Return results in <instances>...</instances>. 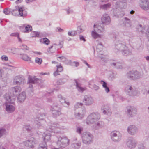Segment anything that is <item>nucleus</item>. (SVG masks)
Masks as SVG:
<instances>
[{
    "label": "nucleus",
    "mask_w": 149,
    "mask_h": 149,
    "mask_svg": "<svg viewBox=\"0 0 149 149\" xmlns=\"http://www.w3.org/2000/svg\"><path fill=\"white\" fill-rule=\"evenodd\" d=\"M101 20L103 24H109L111 22V20L108 15L104 14L102 17Z\"/></svg>",
    "instance_id": "18"
},
{
    "label": "nucleus",
    "mask_w": 149,
    "mask_h": 149,
    "mask_svg": "<svg viewBox=\"0 0 149 149\" xmlns=\"http://www.w3.org/2000/svg\"><path fill=\"white\" fill-rule=\"evenodd\" d=\"M58 58L63 61H65L66 60V58L63 56H59Z\"/></svg>",
    "instance_id": "60"
},
{
    "label": "nucleus",
    "mask_w": 149,
    "mask_h": 149,
    "mask_svg": "<svg viewBox=\"0 0 149 149\" xmlns=\"http://www.w3.org/2000/svg\"><path fill=\"white\" fill-rule=\"evenodd\" d=\"M98 57L102 59L105 58L106 57L105 55H104L103 54L100 53L98 54Z\"/></svg>",
    "instance_id": "51"
},
{
    "label": "nucleus",
    "mask_w": 149,
    "mask_h": 149,
    "mask_svg": "<svg viewBox=\"0 0 149 149\" xmlns=\"http://www.w3.org/2000/svg\"><path fill=\"white\" fill-rule=\"evenodd\" d=\"M24 79L20 76H16L14 79L13 83L14 84L20 85L23 83Z\"/></svg>",
    "instance_id": "20"
},
{
    "label": "nucleus",
    "mask_w": 149,
    "mask_h": 149,
    "mask_svg": "<svg viewBox=\"0 0 149 149\" xmlns=\"http://www.w3.org/2000/svg\"><path fill=\"white\" fill-rule=\"evenodd\" d=\"M127 78L131 80H135L142 77L141 73L136 70L130 71L127 73Z\"/></svg>",
    "instance_id": "6"
},
{
    "label": "nucleus",
    "mask_w": 149,
    "mask_h": 149,
    "mask_svg": "<svg viewBox=\"0 0 149 149\" xmlns=\"http://www.w3.org/2000/svg\"><path fill=\"white\" fill-rule=\"evenodd\" d=\"M75 115L76 118L78 119H81L84 117L83 113L80 111L77 113H75Z\"/></svg>",
    "instance_id": "36"
},
{
    "label": "nucleus",
    "mask_w": 149,
    "mask_h": 149,
    "mask_svg": "<svg viewBox=\"0 0 149 149\" xmlns=\"http://www.w3.org/2000/svg\"><path fill=\"white\" fill-rule=\"evenodd\" d=\"M84 31V30L81 28V26H80L77 27V29L76 31L77 33L80 34Z\"/></svg>",
    "instance_id": "44"
},
{
    "label": "nucleus",
    "mask_w": 149,
    "mask_h": 149,
    "mask_svg": "<svg viewBox=\"0 0 149 149\" xmlns=\"http://www.w3.org/2000/svg\"><path fill=\"white\" fill-rule=\"evenodd\" d=\"M42 62V59L40 58H39L38 57H36L35 59V62L36 63L40 65Z\"/></svg>",
    "instance_id": "45"
},
{
    "label": "nucleus",
    "mask_w": 149,
    "mask_h": 149,
    "mask_svg": "<svg viewBox=\"0 0 149 149\" xmlns=\"http://www.w3.org/2000/svg\"><path fill=\"white\" fill-rule=\"evenodd\" d=\"M126 112L129 117H132L136 114L137 110L135 107L131 106H128L126 108Z\"/></svg>",
    "instance_id": "9"
},
{
    "label": "nucleus",
    "mask_w": 149,
    "mask_h": 149,
    "mask_svg": "<svg viewBox=\"0 0 149 149\" xmlns=\"http://www.w3.org/2000/svg\"><path fill=\"white\" fill-rule=\"evenodd\" d=\"M125 91L127 95L131 96H137L139 94L137 88L132 85H127L125 87Z\"/></svg>",
    "instance_id": "2"
},
{
    "label": "nucleus",
    "mask_w": 149,
    "mask_h": 149,
    "mask_svg": "<svg viewBox=\"0 0 149 149\" xmlns=\"http://www.w3.org/2000/svg\"><path fill=\"white\" fill-rule=\"evenodd\" d=\"M34 141V139L31 138L29 139L24 142V144L26 147L33 148H34V145L35 144Z\"/></svg>",
    "instance_id": "17"
},
{
    "label": "nucleus",
    "mask_w": 149,
    "mask_h": 149,
    "mask_svg": "<svg viewBox=\"0 0 149 149\" xmlns=\"http://www.w3.org/2000/svg\"><path fill=\"white\" fill-rule=\"evenodd\" d=\"M57 66V70H56L58 72H61L63 70V69L62 66L60 65H59L58 66Z\"/></svg>",
    "instance_id": "52"
},
{
    "label": "nucleus",
    "mask_w": 149,
    "mask_h": 149,
    "mask_svg": "<svg viewBox=\"0 0 149 149\" xmlns=\"http://www.w3.org/2000/svg\"><path fill=\"white\" fill-rule=\"evenodd\" d=\"M116 3L118 5V7L121 8H125L126 6V0H122L119 2H117Z\"/></svg>",
    "instance_id": "26"
},
{
    "label": "nucleus",
    "mask_w": 149,
    "mask_h": 149,
    "mask_svg": "<svg viewBox=\"0 0 149 149\" xmlns=\"http://www.w3.org/2000/svg\"><path fill=\"white\" fill-rule=\"evenodd\" d=\"M26 29L25 32H29L31 31L32 30V27L31 26L29 25H27V26L25 27Z\"/></svg>",
    "instance_id": "43"
},
{
    "label": "nucleus",
    "mask_w": 149,
    "mask_h": 149,
    "mask_svg": "<svg viewBox=\"0 0 149 149\" xmlns=\"http://www.w3.org/2000/svg\"><path fill=\"white\" fill-rule=\"evenodd\" d=\"M83 105V104L82 103H77L76 105H75V108H78V111H82V109L80 108L79 107V106H81Z\"/></svg>",
    "instance_id": "46"
},
{
    "label": "nucleus",
    "mask_w": 149,
    "mask_h": 149,
    "mask_svg": "<svg viewBox=\"0 0 149 149\" xmlns=\"http://www.w3.org/2000/svg\"><path fill=\"white\" fill-rule=\"evenodd\" d=\"M148 2L147 0H141L140 4V7L145 10H148L149 9Z\"/></svg>",
    "instance_id": "19"
},
{
    "label": "nucleus",
    "mask_w": 149,
    "mask_h": 149,
    "mask_svg": "<svg viewBox=\"0 0 149 149\" xmlns=\"http://www.w3.org/2000/svg\"><path fill=\"white\" fill-rule=\"evenodd\" d=\"M94 125L95 128L96 130H98L99 129L103 127L104 126V123L103 121H98L96 123V124H95Z\"/></svg>",
    "instance_id": "27"
},
{
    "label": "nucleus",
    "mask_w": 149,
    "mask_h": 149,
    "mask_svg": "<svg viewBox=\"0 0 149 149\" xmlns=\"http://www.w3.org/2000/svg\"><path fill=\"white\" fill-rule=\"evenodd\" d=\"M111 136L113 141L118 142L121 140L122 135L119 132L113 131L111 133Z\"/></svg>",
    "instance_id": "10"
},
{
    "label": "nucleus",
    "mask_w": 149,
    "mask_h": 149,
    "mask_svg": "<svg viewBox=\"0 0 149 149\" xmlns=\"http://www.w3.org/2000/svg\"><path fill=\"white\" fill-rule=\"evenodd\" d=\"M28 81L27 83L29 84V88L30 89V90L32 92H33V88L32 84H35L38 82V81H40L39 79L36 77H33L29 76L28 78Z\"/></svg>",
    "instance_id": "11"
},
{
    "label": "nucleus",
    "mask_w": 149,
    "mask_h": 149,
    "mask_svg": "<svg viewBox=\"0 0 149 149\" xmlns=\"http://www.w3.org/2000/svg\"><path fill=\"white\" fill-rule=\"evenodd\" d=\"M93 88L94 90H96V91L99 88V87L98 86H97L95 84H94L93 85Z\"/></svg>",
    "instance_id": "55"
},
{
    "label": "nucleus",
    "mask_w": 149,
    "mask_h": 149,
    "mask_svg": "<svg viewBox=\"0 0 149 149\" xmlns=\"http://www.w3.org/2000/svg\"><path fill=\"white\" fill-rule=\"evenodd\" d=\"M119 24L121 26L126 28L130 27L131 26L130 19L127 17H125L121 20L120 21Z\"/></svg>",
    "instance_id": "15"
},
{
    "label": "nucleus",
    "mask_w": 149,
    "mask_h": 149,
    "mask_svg": "<svg viewBox=\"0 0 149 149\" xmlns=\"http://www.w3.org/2000/svg\"><path fill=\"white\" fill-rule=\"evenodd\" d=\"M116 75V73H112L111 74H110V77L111 78H115Z\"/></svg>",
    "instance_id": "61"
},
{
    "label": "nucleus",
    "mask_w": 149,
    "mask_h": 149,
    "mask_svg": "<svg viewBox=\"0 0 149 149\" xmlns=\"http://www.w3.org/2000/svg\"><path fill=\"white\" fill-rule=\"evenodd\" d=\"M52 116L54 118H56L61 114V108L56 104L54 103L53 107L51 109Z\"/></svg>",
    "instance_id": "8"
},
{
    "label": "nucleus",
    "mask_w": 149,
    "mask_h": 149,
    "mask_svg": "<svg viewBox=\"0 0 149 149\" xmlns=\"http://www.w3.org/2000/svg\"><path fill=\"white\" fill-rule=\"evenodd\" d=\"M76 83V86L78 91L80 92H83L84 91V88L79 86V84L78 83L77 80H74Z\"/></svg>",
    "instance_id": "33"
},
{
    "label": "nucleus",
    "mask_w": 149,
    "mask_h": 149,
    "mask_svg": "<svg viewBox=\"0 0 149 149\" xmlns=\"http://www.w3.org/2000/svg\"><path fill=\"white\" fill-rule=\"evenodd\" d=\"M21 91V88L19 86L11 88L10 90V95L6 94L5 96V98L8 102L13 104L14 102L16 96Z\"/></svg>",
    "instance_id": "1"
},
{
    "label": "nucleus",
    "mask_w": 149,
    "mask_h": 149,
    "mask_svg": "<svg viewBox=\"0 0 149 149\" xmlns=\"http://www.w3.org/2000/svg\"><path fill=\"white\" fill-rule=\"evenodd\" d=\"M92 35L93 37L95 39L98 38H100V36L99 34H97L96 32L93 31L92 32Z\"/></svg>",
    "instance_id": "39"
},
{
    "label": "nucleus",
    "mask_w": 149,
    "mask_h": 149,
    "mask_svg": "<svg viewBox=\"0 0 149 149\" xmlns=\"http://www.w3.org/2000/svg\"><path fill=\"white\" fill-rule=\"evenodd\" d=\"M83 130V128L82 127H78L77 128L76 132L80 134Z\"/></svg>",
    "instance_id": "50"
},
{
    "label": "nucleus",
    "mask_w": 149,
    "mask_h": 149,
    "mask_svg": "<svg viewBox=\"0 0 149 149\" xmlns=\"http://www.w3.org/2000/svg\"><path fill=\"white\" fill-rule=\"evenodd\" d=\"M111 4L110 3L101 5L100 8L102 9H105L110 7Z\"/></svg>",
    "instance_id": "37"
},
{
    "label": "nucleus",
    "mask_w": 149,
    "mask_h": 149,
    "mask_svg": "<svg viewBox=\"0 0 149 149\" xmlns=\"http://www.w3.org/2000/svg\"><path fill=\"white\" fill-rule=\"evenodd\" d=\"M19 55L22 56L21 58L26 61H31V58L27 54H20Z\"/></svg>",
    "instance_id": "28"
},
{
    "label": "nucleus",
    "mask_w": 149,
    "mask_h": 149,
    "mask_svg": "<svg viewBox=\"0 0 149 149\" xmlns=\"http://www.w3.org/2000/svg\"><path fill=\"white\" fill-rule=\"evenodd\" d=\"M40 42L46 45H48L50 43V41L46 38H44L40 40Z\"/></svg>",
    "instance_id": "35"
},
{
    "label": "nucleus",
    "mask_w": 149,
    "mask_h": 149,
    "mask_svg": "<svg viewBox=\"0 0 149 149\" xmlns=\"http://www.w3.org/2000/svg\"><path fill=\"white\" fill-rule=\"evenodd\" d=\"M100 118V115L98 113H92L88 117L86 123L87 124H93L99 120Z\"/></svg>",
    "instance_id": "3"
},
{
    "label": "nucleus",
    "mask_w": 149,
    "mask_h": 149,
    "mask_svg": "<svg viewBox=\"0 0 149 149\" xmlns=\"http://www.w3.org/2000/svg\"><path fill=\"white\" fill-rule=\"evenodd\" d=\"M3 12L5 14L8 15L10 13V9H9L8 8H6L4 10Z\"/></svg>",
    "instance_id": "48"
},
{
    "label": "nucleus",
    "mask_w": 149,
    "mask_h": 149,
    "mask_svg": "<svg viewBox=\"0 0 149 149\" xmlns=\"http://www.w3.org/2000/svg\"><path fill=\"white\" fill-rule=\"evenodd\" d=\"M56 31L57 32H63V30L59 27L56 28Z\"/></svg>",
    "instance_id": "54"
},
{
    "label": "nucleus",
    "mask_w": 149,
    "mask_h": 149,
    "mask_svg": "<svg viewBox=\"0 0 149 149\" xmlns=\"http://www.w3.org/2000/svg\"><path fill=\"white\" fill-rule=\"evenodd\" d=\"M121 52L122 54L125 56L130 55L132 53V52L127 47V48L123 49Z\"/></svg>",
    "instance_id": "30"
},
{
    "label": "nucleus",
    "mask_w": 149,
    "mask_h": 149,
    "mask_svg": "<svg viewBox=\"0 0 149 149\" xmlns=\"http://www.w3.org/2000/svg\"><path fill=\"white\" fill-rule=\"evenodd\" d=\"M24 128L27 131H29L31 130V127L29 126L26 125L25 126Z\"/></svg>",
    "instance_id": "58"
},
{
    "label": "nucleus",
    "mask_w": 149,
    "mask_h": 149,
    "mask_svg": "<svg viewBox=\"0 0 149 149\" xmlns=\"http://www.w3.org/2000/svg\"><path fill=\"white\" fill-rule=\"evenodd\" d=\"M26 97V96L25 93L23 92L21 93L17 97V100L20 103H22L24 101Z\"/></svg>",
    "instance_id": "23"
},
{
    "label": "nucleus",
    "mask_w": 149,
    "mask_h": 149,
    "mask_svg": "<svg viewBox=\"0 0 149 149\" xmlns=\"http://www.w3.org/2000/svg\"><path fill=\"white\" fill-rule=\"evenodd\" d=\"M53 47V46H52L49 47L48 49H47V51L49 52V53H52L53 52L51 51L50 49L52 48Z\"/></svg>",
    "instance_id": "64"
},
{
    "label": "nucleus",
    "mask_w": 149,
    "mask_h": 149,
    "mask_svg": "<svg viewBox=\"0 0 149 149\" xmlns=\"http://www.w3.org/2000/svg\"><path fill=\"white\" fill-rule=\"evenodd\" d=\"M19 35V33L17 32H15L12 33L10 36H11L17 37Z\"/></svg>",
    "instance_id": "56"
},
{
    "label": "nucleus",
    "mask_w": 149,
    "mask_h": 149,
    "mask_svg": "<svg viewBox=\"0 0 149 149\" xmlns=\"http://www.w3.org/2000/svg\"><path fill=\"white\" fill-rule=\"evenodd\" d=\"M45 115L44 113H39L38 115V119L41 120L43 119L45 117Z\"/></svg>",
    "instance_id": "42"
},
{
    "label": "nucleus",
    "mask_w": 149,
    "mask_h": 149,
    "mask_svg": "<svg viewBox=\"0 0 149 149\" xmlns=\"http://www.w3.org/2000/svg\"><path fill=\"white\" fill-rule=\"evenodd\" d=\"M18 11L20 16L25 17L27 15V12L26 9L23 7H18Z\"/></svg>",
    "instance_id": "21"
},
{
    "label": "nucleus",
    "mask_w": 149,
    "mask_h": 149,
    "mask_svg": "<svg viewBox=\"0 0 149 149\" xmlns=\"http://www.w3.org/2000/svg\"><path fill=\"white\" fill-rule=\"evenodd\" d=\"M139 148L141 149H145V147L143 144H141L139 146Z\"/></svg>",
    "instance_id": "59"
},
{
    "label": "nucleus",
    "mask_w": 149,
    "mask_h": 149,
    "mask_svg": "<svg viewBox=\"0 0 149 149\" xmlns=\"http://www.w3.org/2000/svg\"><path fill=\"white\" fill-rule=\"evenodd\" d=\"M93 135L89 132H84L82 134V138L84 143L89 144L93 141Z\"/></svg>",
    "instance_id": "4"
},
{
    "label": "nucleus",
    "mask_w": 149,
    "mask_h": 149,
    "mask_svg": "<svg viewBox=\"0 0 149 149\" xmlns=\"http://www.w3.org/2000/svg\"><path fill=\"white\" fill-rule=\"evenodd\" d=\"M69 143V140L66 137L60 136L58 138L57 144L60 148H64L68 146Z\"/></svg>",
    "instance_id": "7"
},
{
    "label": "nucleus",
    "mask_w": 149,
    "mask_h": 149,
    "mask_svg": "<svg viewBox=\"0 0 149 149\" xmlns=\"http://www.w3.org/2000/svg\"><path fill=\"white\" fill-rule=\"evenodd\" d=\"M51 136V135L49 133L44 134L43 137L44 142L47 143L50 140Z\"/></svg>",
    "instance_id": "25"
},
{
    "label": "nucleus",
    "mask_w": 149,
    "mask_h": 149,
    "mask_svg": "<svg viewBox=\"0 0 149 149\" xmlns=\"http://www.w3.org/2000/svg\"><path fill=\"white\" fill-rule=\"evenodd\" d=\"M66 81V80L65 79H61L58 80L57 82V84L58 85H62L65 83Z\"/></svg>",
    "instance_id": "40"
},
{
    "label": "nucleus",
    "mask_w": 149,
    "mask_h": 149,
    "mask_svg": "<svg viewBox=\"0 0 149 149\" xmlns=\"http://www.w3.org/2000/svg\"><path fill=\"white\" fill-rule=\"evenodd\" d=\"M59 100L61 104H63L65 102V100L64 97H63L61 95H59L58 96Z\"/></svg>",
    "instance_id": "38"
},
{
    "label": "nucleus",
    "mask_w": 149,
    "mask_h": 149,
    "mask_svg": "<svg viewBox=\"0 0 149 149\" xmlns=\"http://www.w3.org/2000/svg\"><path fill=\"white\" fill-rule=\"evenodd\" d=\"M6 109L7 111L10 113H12L15 111V107L11 105H7L6 106Z\"/></svg>",
    "instance_id": "29"
},
{
    "label": "nucleus",
    "mask_w": 149,
    "mask_h": 149,
    "mask_svg": "<svg viewBox=\"0 0 149 149\" xmlns=\"http://www.w3.org/2000/svg\"><path fill=\"white\" fill-rule=\"evenodd\" d=\"M38 149H47V143L44 142L40 144L38 147Z\"/></svg>",
    "instance_id": "34"
},
{
    "label": "nucleus",
    "mask_w": 149,
    "mask_h": 149,
    "mask_svg": "<svg viewBox=\"0 0 149 149\" xmlns=\"http://www.w3.org/2000/svg\"><path fill=\"white\" fill-rule=\"evenodd\" d=\"M127 131L130 134L134 135L137 133L138 128L135 125H131L127 128Z\"/></svg>",
    "instance_id": "16"
},
{
    "label": "nucleus",
    "mask_w": 149,
    "mask_h": 149,
    "mask_svg": "<svg viewBox=\"0 0 149 149\" xmlns=\"http://www.w3.org/2000/svg\"><path fill=\"white\" fill-rule=\"evenodd\" d=\"M126 144L127 146L130 149H134L137 146L138 142L133 138L130 137L128 138L126 141Z\"/></svg>",
    "instance_id": "5"
},
{
    "label": "nucleus",
    "mask_w": 149,
    "mask_h": 149,
    "mask_svg": "<svg viewBox=\"0 0 149 149\" xmlns=\"http://www.w3.org/2000/svg\"><path fill=\"white\" fill-rule=\"evenodd\" d=\"M115 50L116 52H121L123 49L127 48L126 45L120 41L117 42L115 44Z\"/></svg>",
    "instance_id": "13"
},
{
    "label": "nucleus",
    "mask_w": 149,
    "mask_h": 149,
    "mask_svg": "<svg viewBox=\"0 0 149 149\" xmlns=\"http://www.w3.org/2000/svg\"><path fill=\"white\" fill-rule=\"evenodd\" d=\"M77 32L76 31H71V32L69 31L68 32V35L71 36H74L77 34Z\"/></svg>",
    "instance_id": "47"
},
{
    "label": "nucleus",
    "mask_w": 149,
    "mask_h": 149,
    "mask_svg": "<svg viewBox=\"0 0 149 149\" xmlns=\"http://www.w3.org/2000/svg\"><path fill=\"white\" fill-rule=\"evenodd\" d=\"M1 58L2 60L5 61H7L8 59L7 56L6 55L2 56L1 57Z\"/></svg>",
    "instance_id": "53"
},
{
    "label": "nucleus",
    "mask_w": 149,
    "mask_h": 149,
    "mask_svg": "<svg viewBox=\"0 0 149 149\" xmlns=\"http://www.w3.org/2000/svg\"><path fill=\"white\" fill-rule=\"evenodd\" d=\"M22 49H21V50H23V49H26V50H28V49L27 48V46L26 45H22Z\"/></svg>",
    "instance_id": "62"
},
{
    "label": "nucleus",
    "mask_w": 149,
    "mask_h": 149,
    "mask_svg": "<svg viewBox=\"0 0 149 149\" xmlns=\"http://www.w3.org/2000/svg\"><path fill=\"white\" fill-rule=\"evenodd\" d=\"M6 130L3 128H0V138L6 134Z\"/></svg>",
    "instance_id": "41"
},
{
    "label": "nucleus",
    "mask_w": 149,
    "mask_h": 149,
    "mask_svg": "<svg viewBox=\"0 0 149 149\" xmlns=\"http://www.w3.org/2000/svg\"><path fill=\"white\" fill-rule=\"evenodd\" d=\"M77 140V138H75L73 141V143L72 144V148L74 149L79 148L81 145V143L79 141H76Z\"/></svg>",
    "instance_id": "24"
},
{
    "label": "nucleus",
    "mask_w": 149,
    "mask_h": 149,
    "mask_svg": "<svg viewBox=\"0 0 149 149\" xmlns=\"http://www.w3.org/2000/svg\"><path fill=\"white\" fill-rule=\"evenodd\" d=\"M101 83L102 84L103 87L105 88V91L107 93H108L110 91V89L109 87L107 86V84L106 82L103 80H101Z\"/></svg>",
    "instance_id": "32"
},
{
    "label": "nucleus",
    "mask_w": 149,
    "mask_h": 149,
    "mask_svg": "<svg viewBox=\"0 0 149 149\" xmlns=\"http://www.w3.org/2000/svg\"><path fill=\"white\" fill-rule=\"evenodd\" d=\"M63 41H61L59 42L58 45L60 48H61L63 47Z\"/></svg>",
    "instance_id": "63"
},
{
    "label": "nucleus",
    "mask_w": 149,
    "mask_h": 149,
    "mask_svg": "<svg viewBox=\"0 0 149 149\" xmlns=\"http://www.w3.org/2000/svg\"><path fill=\"white\" fill-rule=\"evenodd\" d=\"M119 63H111V66L113 65L115 67L118 68H120V66L119 65Z\"/></svg>",
    "instance_id": "49"
},
{
    "label": "nucleus",
    "mask_w": 149,
    "mask_h": 149,
    "mask_svg": "<svg viewBox=\"0 0 149 149\" xmlns=\"http://www.w3.org/2000/svg\"><path fill=\"white\" fill-rule=\"evenodd\" d=\"M96 25L94 24L93 26L95 28V31H97V32L98 33L101 32H103L104 31V26H98L96 28H95Z\"/></svg>",
    "instance_id": "31"
},
{
    "label": "nucleus",
    "mask_w": 149,
    "mask_h": 149,
    "mask_svg": "<svg viewBox=\"0 0 149 149\" xmlns=\"http://www.w3.org/2000/svg\"><path fill=\"white\" fill-rule=\"evenodd\" d=\"M48 127L47 128L46 131V132L49 131L50 132H54V131L55 129L58 128L59 125L57 123L54 122L52 123H49Z\"/></svg>",
    "instance_id": "14"
},
{
    "label": "nucleus",
    "mask_w": 149,
    "mask_h": 149,
    "mask_svg": "<svg viewBox=\"0 0 149 149\" xmlns=\"http://www.w3.org/2000/svg\"><path fill=\"white\" fill-rule=\"evenodd\" d=\"M101 110L104 114L108 115L111 114V109L107 105H104L101 107Z\"/></svg>",
    "instance_id": "22"
},
{
    "label": "nucleus",
    "mask_w": 149,
    "mask_h": 149,
    "mask_svg": "<svg viewBox=\"0 0 149 149\" xmlns=\"http://www.w3.org/2000/svg\"><path fill=\"white\" fill-rule=\"evenodd\" d=\"M83 102L85 105L89 106L93 103L94 100L91 96L85 95L84 97Z\"/></svg>",
    "instance_id": "12"
},
{
    "label": "nucleus",
    "mask_w": 149,
    "mask_h": 149,
    "mask_svg": "<svg viewBox=\"0 0 149 149\" xmlns=\"http://www.w3.org/2000/svg\"><path fill=\"white\" fill-rule=\"evenodd\" d=\"M79 38L80 40L81 41H83L84 42L86 41V40L84 37L81 35H80Z\"/></svg>",
    "instance_id": "57"
}]
</instances>
